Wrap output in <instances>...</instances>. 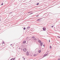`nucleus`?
I'll return each instance as SVG.
<instances>
[{"mask_svg":"<svg viewBox=\"0 0 60 60\" xmlns=\"http://www.w3.org/2000/svg\"><path fill=\"white\" fill-rule=\"evenodd\" d=\"M41 19H38L37 20V21H41Z\"/></svg>","mask_w":60,"mask_h":60,"instance_id":"obj_1","label":"nucleus"},{"mask_svg":"<svg viewBox=\"0 0 60 60\" xmlns=\"http://www.w3.org/2000/svg\"><path fill=\"white\" fill-rule=\"evenodd\" d=\"M43 31H45L46 29V28L45 27H43Z\"/></svg>","mask_w":60,"mask_h":60,"instance_id":"obj_2","label":"nucleus"},{"mask_svg":"<svg viewBox=\"0 0 60 60\" xmlns=\"http://www.w3.org/2000/svg\"><path fill=\"white\" fill-rule=\"evenodd\" d=\"M23 51H24L25 52L26 51V48H24L23 49Z\"/></svg>","mask_w":60,"mask_h":60,"instance_id":"obj_3","label":"nucleus"},{"mask_svg":"<svg viewBox=\"0 0 60 60\" xmlns=\"http://www.w3.org/2000/svg\"><path fill=\"white\" fill-rule=\"evenodd\" d=\"M2 45H3V44H4V45H3V46H4L5 44V43H4V41H3L2 42Z\"/></svg>","mask_w":60,"mask_h":60,"instance_id":"obj_4","label":"nucleus"},{"mask_svg":"<svg viewBox=\"0 0 60 60\" xmlns=\"http://www.w3.org/2000/svg\"><path fill=\"white\" fill-rule=\"evenodd\" d=\"M43 44L42 43H41L40 44L41 46H42Z\"/></svg>","mask_w":60,"mask_h":60,"instance_id":"obj_5","label":"nucleus"},{"mask_svg":"<svg viewBox=\"0 0 60 60\" xmlns=\"http://www.w3.org/2000/svg\"><path fill=\"white\" fill-rule=\"evenodd\" d=\"M23 43H26V41H24L23 42Z\"/></svg>","mask_w":60,"mask_h":60,"instance_id":"obj_6","label":"nucleus"},{"mask_svg":"<svg viewBox=\"0 0 60 60\" xmlns=\"http://www.w3.org/2000/svg\"><path fill=\"white\" fill-rule=\"evenodd\" d=\"M39 53H41V50H40L39 51Z\"/></svg>","mask_w":60,"mask_h":60,"instance_id":"obj_7","label":"nucleus"},{"mask_svg":"<svg viewBox=\"0 0 60 60\" xmlns=\"http://www.w3.org/2000/svg\"><path fill=\"white\" fill-rule=\"evenodd\" d=\"M38 42H39V43H41V41H39Z\"/></svg>","mask_w":60,"mask_h":60,"instance_id":"obj_8","label":"nucleus"},{"mask_svg":"<svg viewBox=\"0 0 60 60\" xmlns=\"http://www.w3.org/2000/svg\"><path fill=\"white\" fill-rule=\"evenodd\" d=\"M12 60H14L15 59V58H12Z\"/></svg>","mask_w":60,"mask_h":60,"instance_id":"obj_9","label":"nucleus"},{"mask_svg":"<svg viewBox=\"0 0 60 60\" xmlns=\"http://www.w3.org/2000/svg\"><path fill=\"white\" fill-rule=\"evenodd\" d=\"M29 28H30V27H27V29H29Z\"/></svg>","mask_w":60,"mask_h":60,"instance_id":"obj_10","label":"nucleus"},{"mask_svg":"<svg viewBox=\"0 0 60 60\" xmlns=\"http://www.w3.org/2000/svg\"><path fill=\"white\" fill-rule=\"evenodd\" d=\"M47 54L45 55L44 56H47Z\"/></svg>","mask_w":60,"mask_h":60,"instance_id":"obj_11","label":"nucleus"},{"mask_svg":"<svg viewBox=\"0 0 60 60\" xmlns=\"http://www.w3.org/2000/svg\"><path fill=\"white\" fill-rule=\"evenodd\" d=\"M39 3H37V5H39Z\"/></svg>","mask_w":60,"mask_h":60,"instance_id":"obj_12","label":"nucleus"},{"mask_svg":"<svg viewBox=\"0 0 60 60\" xmlns=\"http://www.w3.org/2000/svg\"><path fill=\"white\" fill-rule=\"evenodd\" d=\"M50 49H51L52 47L50 46Z\"/></svg>","mask_w":60,"mask_h":60,"instance_id":"obj_13","label":"nucleus"},{"mask_svg":"<svg viewBox=\"0 0 60 60\" xmlns=\"http://www.w3.org/2000/svg\"><path fill=\"white\" fill-rule=\"evenodd\" d=\"M23 29L24 30H25V29H26V28H25V27H24Z\"/></svg>","mask_w":60,"mask_h":60,"instance_id":"obj_14","label":"nucleus"},{"mask_svg":"<svg viewBox=\"0 0 60 60\" xmlns=\"http://www.w3.org/2000/svg\"><path fill=\"white\" fill-rule=\"evenodd\" d=\"M36 56V54H34V56Z\"/></svg>","mask_w":60,"mask_h":60,"instance_id":"obj_15","label":"nucleus"},{"mask_svg":"<svg viewBox=\"0 0 60 60\" xmlns=\"http://www.w3.org/2000/svg\"><path fill=\"white\" fill-rule=\"evenodd\" d=\"M58 38H60V37H59V36H58Z\"/></svg>","mask_w":60,"mask_h":60,"instance_id":"obj_16","label":"nucleus"},{"mask_svg":"<svg viewBox=\"0 0 60 60\" xmlns=\"http://www.w3.org/2000/svg\"><path fill=\"white\" fill-rule=\"evenodd\" d=\"M1 5H3V3H2V4H1Z\"/></svg>","mask_w":60,"mask_h":60,"instance_id":"obj_17","label":"nucleus"},{"mask_svg":"<svg viewBox=\"0 0 60 60\" xmlns=\"http://www.w3.org/2000/svg\"><path fill=\"white\" fill-rule=\"evenodd\" d=\"M58 60H60V59L59 58V59H58Z\"/></svg>","mask_w":60,"mask_h":60,"instance_id":"obj_18","label":"nucleus"},{"mask_svg":"<svg viewBox=\"0 0 60 60\" xmlns=\"http://www.w3.org/2000/svg\"><path fill=\"white\" fill-rule=\"evenodd\" d=\"M52 27H53V26H52Z\"/></svg>","mask_w":60,"mask_h":60,"instance_id":"obj_19","label":"nucleus"},{"mask_svg":"<svg viewBox=\"0 0 60 60\" xmlns=\"http://www.w3.org/2000/svg\"><path fill=\"white\" fill-rule=\"evenodd\" d=\"M32 38H34V37H32Z\"/></svg>","mask_w":60,"mask_h":60,"instance_id":"obj_20","label":"nucleus"},{"mask_svg":"<svg viewBox=\"0 0 60 60\" xmlns=\"http://www.w3.org/2000/svg\"><path fill=\"white\" fill-rule=\"evenodd\" d=\"M33 13H31V14H33Z\"/></svg>","mask_w":60,"mask_h":60,"instance_id":"obj_21","label":"nucleus"},{"mask_svg":"<svg viewBox=\"0 0 60 60\" xmlns=\"http://www.w3.org/2000/svg\"><path fill=\"white\" fill-rule=\"evenodd\" d=\"M49 42H50V40H49Z\"/></svg>","mask_w":60,"mask_h":60,"instance_id":"obj_22","label":"nucleus"},{"mask_svg":"<svg viewBox=\"0 0 60 60\" xmlns=\"http://www.w3.org/2000/svg\"><path fill=\"white\" fill-rule=\"evenodd\" d=\"M30 12H28V13H30Z\"/></svg>","mask_w":60,"mask_h":60,"instance_id":"obj_23","label":"nucleus"},{"mask_svg":"<svg viewBox=\"0 0 60 60\" xmlns=\"http://www.w3.org/2000/svg\"><path fill=\"white\" fill-rule=\"evenodd\" d=\"M38 16H39V15H38V16H36V17H38Z\"/></svg>","mask_w":60,"mask_h":60,"instance_id":"obj_24","label":"nucleus"},{"mask_svg":"<svg viewBox=\"0 0 60 60\" xmlns=\"http://www.w3.org/2000/svg\"><path fill=\"white\" fill-rule=\"evenodd\" d=\"M24 60L25 59V58H24Z\"/></svg>","mask_w":60,"mask_h":60,"instance_id":"obj_25","label":"nucleus"},{"mask_svg":"<svg viewBox=\"0 0 60 60\" xmlns=\"http://www.w3.org/2000/svg\"><path fill=\"white\" fill-rule=\"evenodd\" d=\"M12 60V59H11L10 60Z\"/></svg>","mask_w":60,"mask_h":60,"instance_id":"obj_26","label":"nucleus"},{"mask_svg":"<svg viewBox=\"0 0 60 60\" xmlns=\"http://www.w3.org/2000/svg\"><path fill=\"white\" fill-rule=\"evenodd\" d=\"M1 21V20H0V22Z\"/></svg>","mask_w":60,"mask_h":60,"instance_id":"obj_27","label":"nucleus"},{"mask_svg":"<svg viewBox=\"0 0 60 60\" xmlns=\"http://www.w3.org/2000/svg\"><path fill=\"white\" fill-rule=\"evenodd\" d=\"M27 53H28V52H27Z\"/></svg>","mask_w":60,"mask_h":60,"instance_id":"obj_28","label":"nucleus"},{"mask_svg":"<svg viewBox=\"0 0 60 60\" xmlns=\"http://www.w3.org/2000/svg\"><path fill=\"white\" fill-rule=\"evenodd\" d=\"M1 18V17L0 16V18Z\"/></svg>","mask_w":60,"mask_h":60,"instance_id":"obj_29","label":"nucleus"}]
</instances>
